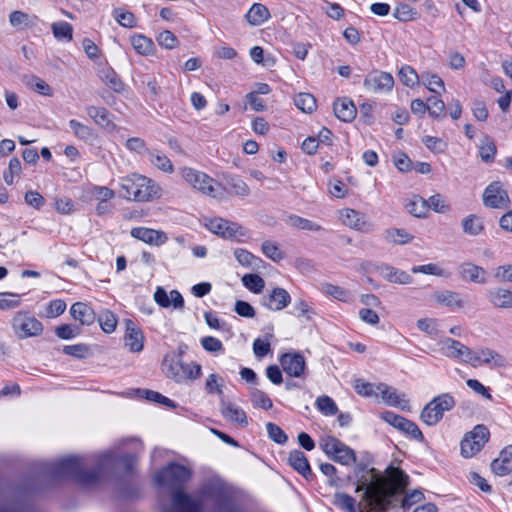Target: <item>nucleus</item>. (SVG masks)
<instances>
[{
  "instance_id": "obj_1",
  "label": "nucleus",
  "mask_w": 512,
  "mask_h": 512,
  "mask_svg": "<svg viewBox=\"0 0 512 512\" xmlns=\"http://www.w3.org/2000/svg\"><path fill=\"white\" fill-rule=\"evenodd\" d=\"M137 457L132 453L118 455L108 451L99 455L93 469H85V458L82 456H69L54 462L38 461L34 464L37 478L57 483L65 479H71L81 485L90 486L97 484L100 479L114 473L122 466L126 473L133 472Z\"/></svg>"
},
{
  "instance_id": "obj_2",
  "label": "nucleus",
  "mask_w": 512,
  "mask_h": 512,
  "mask_svg": "<svg viewBox=\"0 0 512 512\" xmlns=\"http://www.w3.org/2000/svg\"><path fill=\"white\" fill-rule=\"evenodd\" d=\"M192 472L189 468L172 462L156 473L154 479L159 486L174 489L172 506L163 512H202V503L182 491V487L190 480Z\"/></svg>"
},
{
  "instance_id": "obj_3",
  "label": "nucleus",
  "mask_w": 512,
  "mask_h": 512,
  "mask_svg": "<svg viewBox=\"0 0 512 512\" xmlns=\"http://www.w3.org/2000/svg\"><path fill=\"white\" fill-rule=\"evenodd\" d=\"M37 490L30 482L21 486L0 484V512H39L32 503Z\"/></svg>"
},
{
  "instance_id": "obj_4",
  "label": "nucleus",
  "mask_w": 512,
  "mask_h": 512,
  "mask_svg": "<svg viewBox=\"0 0 512 512\" xmlns=\"http://www.w3.org/2000/svg\"><path fill=\"white\" fill-rule=\"evenodd\" d=\"M202 499L210 501L209 512H244L232 491L219 481H208L200 489Z\"/></svg>"
},
{
  "instance_id": "obj_5",
  "label": "nucleus",
  "mask_w": 512,
  "mask_h": 512,
  "mask_svg": "<svg viewBox=\"0 0 512 512\" xmlns=\"http://www.w3.org/2000/svg\"><path fill=\"white\" fill-rule=\"evenodd\" d=\"M119 186L120 196L127 200L143 202L159 197V187L143 175L134 173L122 177Z\"/></svg>"
},
{
  "instance_id": "obj_6",
  "label": "nucleus",
  "mask_w": 512,
  "mask_h": 512,
  "mask_svg": "<svg viewBox=\"0 0 512 512\" xmlns=\"http://www.w3.org/2000/svg\"><path fill=\"white\" fill-rule=\"evenodd\" d=\"M163 370L166 376L178 384H188L202 375V367L198 363H184L181 360H163Z\"/></svg>"
},
{
  "instance_id": "obj_7",
  "label": "nucleus",
  "mask_w": 512,
  "mask_h": 512,
  "mask_svg": "<svg viewBox=\"0 0 512 512\" xmlns=\"http://www.w3.org/2000/svg\"><path fill=\"white\" fill-rule=\"evenodd\" d=\"M456 405L454 397L449 393H443L434 397L425 405L420 414V419L428 426H434L441 421L445 412L452 410Z\"/></svg>"
},
{
  "instance_id": "obj_8",
  "label": "nucleus",
  "mask_w": 512,
  "mask_h": 512,
  "mask_svg": "<svg viewBox=\"0 0 512 512\" xmlns=\"http://www.w3.org/2000/svg\"><path fill=\"white\" fill-rule=\"evenodd\" d=\"M180 173L182 178L194 189L211 197L217 196L216 191L220 185L204 172L184 167L181 169Z\"/></svg>"
},
{
  "instance_id": "obj_9",
  "label": "nucleus",
  "mask_w": 512,
  "mask_h": 512,
  "mask_svg": "<svg viewBox=\"0 0 512 512\" xmlns=\"http://www.w3.org/2000/svg\"><path fill=\"white\" fill-rule=\"evenodd\" d=\"M490 432L485 425H476L472 431L468 432L461 441V455L465 458H471L484 447L489 440Z\"/></svg>"
},
{
  "instance_id": "obj_10",
  "label": "nucleus",
  "mask_w": 512,
  "mask_h": 512,
  "mask_svg": "<svg viewBox=\"0 0 512 512\" xmlns=\"http://www.w3.org/2000/svg\"><path fill=\"white\" fill-rule=\"evenodd\" d=\"M12 327L20 339L39 336L43 332L42 323L25 313H17L12 320Z\"/></svg>"
},
{
  "instance_id": "obj_11",
  "label": "nucleus",
  "mask_w": 512,
  "mask_h": 512,
  "mask_svg": "<svg viewBox=\"0 0 512 512\" xmlns=\"http://www.w3.org/2000/svg\"><path fill=\"white\" fill-rule=\"evenodd\" d=\"M381 418L391 426L395 427L396 429L400 430L406 435H409L411 438L419 442L424 441L423 433L421 432L417 424L414 423L413 421L406 419L405 417L395 414L394 412L391 411H386L382 413Z\"/></svg>"
},
{
  "instance_id": "obj_12",
  "label": "nucleus",
  "mask_w": 512,
  "mask_h": 512,
  "mask_svg": "<svg viewBox=\"0 0 512 512\" xmlns=\"http://www.w3.org/2000/svg\"><path fill=\"white\" fill-rule=\"evenodd\" d=\"M206 227L214 234L225 239L239 240L246 235L245 229L237 223L230 222L223 218L210 219Z\"/></svg>"
},
{
  "instance_id": "obj_13",
  "label": "nucleus",
  "mask_w": 512,
  "mask_h": 512,
  "mask_svg": "<svg viewBox=\"0 0 512 512\" xmlns=\"http://www.w3.org/2000/svg\"><path fill=\"white\" fill-rule=\"evenodd\" d=\"M483 203L486 207L494 209H502L509 206L510 199L501 182L494 181L485 188Z\"/></svg>"
},
{
  "instance_id": "obj_14",
  "label": "nucleus",
  "mask_w": 512,
  "mask_h": 512,
  "mask_svg": "<svg viewBox=\"0 0 512 512\" xmlns=\"http://www.w3.org/2000/svg\"><path fill=\"white\" fill-rule=\"evenodd\" d=\"M393 85L392 75L383 71H372L364 79L365 88L373 93L390 91Z\"/></svg>"
},
{
  "instance_id": "obj_15",
  "label": "nucleus",
  "mask_w": 512,
  "mask_h": 512,
  "mask_svg": "<svg viewBox=\"0 0 512 512\" xmlns=\"http://www.w3.org/2000/svg\"><path fill=\"white\" fill-rule=\"evenodd\" d=\"M376 389L378 390V395H381L382 400L388 406L397 407L403 411H410L411 406L404 393H398L394 387L388 386L385 383H378Z\"/></svg>"
},
{
  "instance_id": "obj_16",
  "label": "nucleus",
  "mask_w": 512,
  "mask_h": 512,
  "mask_svg": "<svg viewBox=\"0 0 512 512\" xmlns=\"http://www.w3.org/2000/svg\"><path fill=\"white\" fill-rule=\"evenodd\" d=\"M283 371L290 377L300 378L304 376L306 362L302 354L297 352L285 353L280 357Z\"/></svg>"
},
{
  "instance_id": "obj_17",
  "label": "nucleus",
  "mask_w": 512,
  "mask_h": 512,
  "mask_svg": "<svg viewBox=\"0 0 512 512\" xmlns=\"http://www.w3.org/2000/svg\"><path fill=\"white\" fill-rule=\"evenodd\" d=\"M291 302V296L284 288L275 287L261 298V305L271 311H281Z\"/></svg>"
},
{
  "instance_id": "obj_18",
  "label": "nucleus",
  "mask_w": 512,
  "mask_h": 512,
  "mask_svg": "<svg viewBox=\"0 0 512 512\" xmlns=\"http://www.w3.org/2000/svg\"><path fill=\"white\" fill-rule=\"evenodd\" d=\"M131 236L150 245L160 246L168 237L165 232L146 227H135L131 230Z\"/></svg>"
},
{
  "instance_id": "obj_19",
  "label": "nucleus",
  "mask_w": 512,
  "mask_h": 512,
  "mask_svg": "<svg viewBox=\"0 0 512 512\" xmlns=\"http://www.w3.org/2000/svg\"><path fill=\"white\" fill-rule=\"evenodd\" d=\"M376 271L388 282L396 284H410L413 278L405 271L397 269L389 264L380 263Z\"/></svg>"
},
{
  "instance_id": "obj_20",
  "label": "nucleus",
  "mask_w": 512,
  "mask_h": 512,
  "mask_svg": "<svg viewBox=\"0 0 512 512\" xmlns=\"http://www.w3.org/2000/svg\"><path fill=\"white\" fill-rule=\"evenodd\" d=\"M397 493L392 490H386L382 485H378L374 488V492L371 497L367 499L368 505L372 508H376L379 511H385L391 506V499Z\"/></svg>"
},
{
  "instance_id": "obj_21",
  "label": "nucleus",
  "mask_w": 512,
  "mask_h": 512,
  "mask_svg": "<svg viewBox=\"0 0 512 512\" xmlns=\"http://www.w3.org/2000/svg\"><path fill=\"white\" fill-rule=\"evenodd\" d=\"M371 477L361 475L357 481L356 492L363 491V500H367L371 497L374 492V488L378 485H382L383 480L380 477L378 471L375 468L369 469Z\"/></svg>"
},
{
  "instance_id": "obj_22",
  "label": "nucleus",
  "mask_w": 512,
  "mask_h": 512,
  "mask_svg": "<svg viewBox=\"0 0 512 512\" xmlns=\"http://www.w3.org/2000/svg\"><path fill=\"white\" fill-rule=\"evenodd\" d=\"M491 470L497 476H506L512 471V445L503 448L499 457L491 462Z\"/></svg>"
},
{
  "instance_id": "obj_23",
  "label": "nucleus",
  "mask_w": 512,
  "mask_h": 512,
  "mask_svg": "<svg viewBox=\"0 0 512 512\" xmlns=\"http://www.w3.org/2000/svg\"><path fill=\"white\" fill-rule=\"evenodd\" d=\"M125 345L131 352H140L143 350L144 336L142 331L136 327L135 323L127 319L126 321Z\"/></svg>"
},
{
  "instance_id": "obj_24",
  "label": "nucleus",
  "mask_w": 512,
  "mask_h": 512,
  "mask_svg": "<svg viewBox=\"0 0 512 512\" xmlns=\"http://www.w3.org/2000/svg\"><path fill=\"white\" fill-rule=\"evenodd\" d=\"M87 115L95 122L96 125L112 131L116 128L112 120V114L104 107L88 106L86 108Z\"/></svg>"
},
{
  "instance_id": "obj_25",
  "label": "nucleus",
  "mask_w": 512,
  "mask_h": 512,
  "mask_svg": "<svg viewBox=\"0 0 512 512\" xmlns=\"http://www.w3.org/2000/svg\"><path fill=\"white\" fill-rule=\"evenodd\" d=\"M459 275L465 281L484 284L487 282V272L484 268L472 264L463 263L459 266Z\"/></svg>"
},
{
  "instance_id": "obj_26",
  "label": "nucleus",
  "mask_w": 512,
  "mask_h": 512,
  "mask_svg": "<svg viewBox=\"0 0 512 512\" xmlns=\"http://www.w3.org/2000/svg\"><path fill=\"white\" fill-rule=\"evenodd\" d=\"M288 462L299 474L305 479L310 480L313 473L308 462L306 455L300 450H293L290 452Z\"/></svg>"
},
{
  "instance_id": "obj_27",
  "label": "nucleus",
  "mask_w": 512,
  "mask_h": 512,
  "mask_svg": "<svg viewBox=\"0 0 512 512\" xmlns=\"http://www.w3.org/2000/svg\"><path fill=\"white\" fill-rule=\"evenodd\" d=\"M488 301L496 308H512V291L504 288H492L487 292Z\"/></svg>"
},
{
  "instance_id": "obj_28",
  "label": "nucleus",
  "mask_w": 512,
  "mask_h": 512,
  "mask_svg": "<svg viewBox=\"0 0 512 512\" xmlns=\"http://www.w3.org/2000/svg\"><path fill=\"white\" fill-rule=\"evenodd\" d=\"M432 299L438 304L444 305L452 310L464 307V302L458 292L438 290L432 294Z\"/></svg>"
},
{
  "instance_id": "obj_29",
  "label": "nucleus",
  "mask_w": 512,
  "mask_h": 512,
  "mask_svg": "<svg viewBox=\"0 0 512 512\" xmlns=\"http://www.w3.org/2000/svg\"><path fill=\"white\" fill-rule=\"evenodd\" d=\"M220 407L222 416L226 420L240 424L241 426H246L248 424L246 413L235 404L226 402L222 399Z\"/></svg>"
},
{
  "instance_id": "obj_30",
  "label": "nucleus",
  "mask_w": 512,
  "mask_h": 512,
  "mask_svg": "<svg viewBox=\"0 0 512 512\" xmlns=\"http://www.w3.org/2000/svg\"><path fill=\"white\" fill-rule=\"evenodd\" d=\"M342 222L352 229L367 232L368 223L365 221V217L360 212L354 209H344L341 213Z\"/></svg>"
},
{
  "instance_id": "obj_31",
  "label": "nucleus",
  "mask_w": 512,
  "mask_h": 512,
  "mask_svg": "<svg viewBox=\"0 0 512 512\" xmlns=\"http://www.w3.org/2000/svg\"><path fill=\"white\" fill-rule=\"evenodd\" d=\"M334 114L341 121L350 122L356 117L357 109L350 99L342 98L334 102Z\"/></svg>"
},
{
  "instance_id": "obj_32",
  "label": "nucleus",
  "mask_w": 512,
  "mask_h": 512,
  "mask_svg": "<svg viewBox=\"0 0 512 512\" xmlns=\"http://www.w3.org/2000/svg\"><path fill=\"white\" fill-rule=\"evenodd\" d=\"M70 314L83 325H90L95 320V313L87 304L82 302L74 303L70 308Z\"/></svg>"
},
{
  "instance_id": "obj_33",
  "label": "nucleus",
  "mask_w": 512,
  "mask_h": 512,
  "mask_svg": "<svg viewBox=\"0 0 512 512\" xmlns=\"http://www.w3.org/2000/svg\"><path fill=\"white\" fill-rule=\"evenodd\" d=\"M387 474L393 484L391 489L395 493H403L405 488L409 485V476L400 468L390 466L387 469Z\"/></svg>"
},
{
  "instance_id": "obj_34",
  "label": "nucleus",
  "mask_w": 512,
  "mask_h": 512,
  "mask_svg": "<svg viewBox=\"0 0 512 512\" xmlns=\"http://www.w3.org/2000/svg\"><path fill=\"white\" fill-rule=\"evenodd\" d=\"M99 77L102 82L111 88L114 92L121 93L124 90V83L112 68H102L99 71Z\"/></svg>"
},
{
  "instance_id": "obj_35",
  "label": "nucleus",
  "mask_w": 512,
  "mask_h": 512,
  "mask_svg": "<svg viewBox=\"0 0 512 512\" xmlns=\"http://www.w3.org/2000/svg\"><path fill=\"white\" fill-rule=\"evenodd\" d=\"M131 45L135 51L141 55H151L155 50L153 40L143 34H137L131 37Z\"/></svg>"
},
{
  "instance_id": "obj_36",
  "label": "nucleus",
  "mask_w": 512,
  "mask_h": 512,
  "mask_svg": "<svg viewBox=\"0 0 512 512\" xmlns=\"http://www.w3.org/2000/svg\"><path fill=\"white\" fill-rule=\"evenodd\" d=\"M465 345L452 338H445L441 341V351L449 358L461 359Z\"/></svg>"
},
{
  "instance_id": "obj_37",
  "label": "nucleus",
  "mask_w": 512,
  "mask_h": 512,
  "mask_svg": "<svg viewBox=\"0 0 512 512\" xmlns=\"http://www.w3.org/2000/svg\"><path fill=\"white\" fill-rule=\"evenodd\" d=\"M269 17V10L260 3H254L246 14L248 22L254 26L261 25L268 20Z\"/></svg>"
},
{
  "instance_id": "obj_38",
  "label": "nucleus",
  "mask_w": 512,
  "mask_h": 512,
  "mask_svg": "<svg viewBox=\"0 0 512 512\" xmlns=\"http://www.w3.org/2000/svg\"><path fill=\"white\" fill-rule=\"evenodd\" d=\"M464 233L470 236H477L484 230L483 218L475 214H470L462 220Z\"/></svg>"
},
{
  "instance_id": "obj_39",
  "label": "nucleus",
  "mask_w": 512,
  "mask_h": 512,
  "mask_svg": "<svg viewBox=\"0 0 512 512\" xmlns=\"http://www.w3.org/2000/svg\"><path fill=\"white\" fill-rule=\"evenodd\" d=\"M478 354L481 356L480 364L492 365L497 368L505 367L507 364L505 357L492 349L483 348Z\"/></svg>"
},
{
  "instance_id": "obj_40",
  "label": "nucleus",
  "mask_w": 512,
  "mask_h": 512,
  "mask_svg": "<svg viewBox=\"0 0 512 512\" xmlns=\"http://www.w3.org/2000/svg\"><path fill=\"white\" fill-rule=\"evenodd\" d=\"M384 237L386 241L398 245L409 243L413 239L412 235H410L405 229L401 228H390L385 230Z\"/></svg>"
},
{
  "instance_id": "obj_41",
  "label": "nucleus",
  "mask_w": 512,
  "mask_h": 512,
  "mask_svg": "<svg viewBox=\"0 0 512 512\" xmlns=\"http://www.w3.org/2000/svg\"><path fill=\"white\" fill-rule=\"evenodd\" d=\"M54 37L59 41L70 42L73 39V27L65 21L54 22L51 25Z\"/></svg>"
},
{
  "instance_id": "obj_42",
  "label": "nucleus",
  "mask_w": 512,
  "mask_h": 512,
  "mask_svg": "<svg viewBox=\"0 0 512 512\" xmlns=\"http://www.w3.org/2000/svg\"><path fill=\"white\" fill-rule=\"evenodd\" d=\"M407 211L418 218L425 217L428 212L426 200L418 195L413 196L406 204Z\"/></svg>"
},
{
  "instance_id": "obj_43",
  "label": "nucleus",
  "mask_w": 512,
  "mask_h": 512,
  "mask_svg": "<svg viewBox=\"0 0 512 512\" xmlns=\"http://www.w3.org/2000/svg\"><path fill=\"white\" fill-rule=\"evenodd\" d=\"M287 224L301 230L320 231L322 229L319 224L297 215H290Z\"/></svg>"
},
{
  "instance_id": "obj_44",
  "label": "nucleus",
  "mask_w": 512,
  "mask_h": 512,
  "mask_svg": "<svg viewBox=\"0 0 512 512\" xmlns=\"http://www.w3.org/2000/svg\"><path fill=\"white\" fill-rule=\"evenodd\" d=\"M69 127L73 134L81 140L89 141L94 138V130L75 119L69 121Z\"/></svg>"
},
{
  "instance_id": "obj_45",
  "label": "nucleus",
  "mask_w": 512,
  "mask_h": 512,
  "mask_svg": "<svg viewBox=\"0 0 512 512\" xmlns=\"http://www.w3.org/2000/svg\"><path fill=\"white\" fill-rule=\"evenodd\" d=\"M137 393L140 397H143L149 401L156 402L171 408L176 407L175 403L171 399L167 398L159 392L149 389H138Z\"/></svg>"
},
{
  "instance_id": "obj_46",
  "label": "nucleus",
  "mask_w": 512,
  "mask_h": 512,
  "mask_svg": "<svg viewBox=\"0 0 512 512\" xmlns=\"http://www.w3.org/2000/svg\"><path fill=\"white\" fill-rule=\"evenodd\" d=\"M250 400L255 407L262 408L264 410H269L273 407L272 400L269 396L262 390L253 388L250 391Z\"/></svg>"
},
{
  "instance_id": "obj_47",
  "label": "nucleus",
  "mask_w": 512,
  "mask_h": 512,
  "mask_svg": "<svg viewBox=\"0 0 512 512\" xmlns=\"http://www.w3.org/2000/svg\"><path fill=\"white\" fill-rule=\"evenodd\" d=\"M294 103L298 109L306 113H311L316 108V99L310 93L297 94Z\"/></svg>"
},
{
  "instance_id": "obj_48",
  "label": "nucleus",
  "mask_w": 512,
  "mask_h": 512,
  "mask_svg": "<svg viewBox=\"0 0 512 512\" xmlns=\"http://www.w3.org/2000/svg\"><path fill=\"white\" fill-rule=\"evenodd\" d=\"M343 442L333 436H327L320 440V447L324 453L332 459V457L339 452L340 448L343 447Z\"/></svg>"
},
{
  "instance_id": "obj_49",
  "label": "nucleus",
  "mask_w": 512,
  "mask_h": 512,
  "mask_svg": "<svg viewBox=\"0 0 512 512\" xmlns=\"http://www.w3.org/2000/svg\"><path fill=\"white\" fill-rule=\"evenodd\" d=\"M226 184L238 196H247L250 193L248 185L236 175L226 176Z\"/></svg>"
},
{
  "instance_id": "obj_50",
  "label": "nucleus",
  "mask_w": 512,
  "mask_h": 512,
  "mask_svg": "<svg viewBox=\"0 0 512 512\" xmlns=\"http://www.w3.org/2000/svg\"><path fill=\"white\" fill-rule=\"evenodd\" d=\"M479 153L483 162H493L497 153V148L494 141L486 136L480 145Z\"/></svg>"
},
{
  "instance_id": "obj_51",
  "label": "nucleus",
  "mask_w": 512,
  "mask_h": 512,
  "mask_svg": "<svg viewBox=\"0 0 512 512\" xmlns=\"http://www.w3.org/2000/svg\"><path fill=\"white\" fill-rule=\"evenodd\" d=\"M243 285L253 293H261L265 287L264 279L257 274H246L242 277Z\"/></svg>"
},
{
  "instance_id": "obj_52",
  "label": "nucleus",
  "mask_w": 512,
  "mask_h": 512,
  "mask_svg": "<svg viewBox=\"0 0 512 512\" xmlns=\"http://www.w3.org/2000/svg\"><path fill=\"white\" fill-rule=\"evenodd\" d=\"M261 251L267 258L274 262L281 261L285 256L279 246L270 240H266L262 243Z\"/></svg>"
},
{
  "instance_id": "obj_53",
  "label": "nucleus",
  "mask_w": 512,
  "mask_h": 512,
  "mask_svg": "<svg viewBox=\"0 0 512 512\" xmlns=\"http://www.w3.org/2000/svg\"><path fill=\"white\" fill-rule=\"evenodd\" d=\"M421 79L427 89L433 93L445 90L444 82L437 74L423 73Z\"/></svg>"
},
{
  "instance_id": "obj_54",
  "label": "nucleus",
  "mask_w": 512,
  "mask_h": 512,
  "mask_svg": "<svg viewBox=\"0 0 512 512\" xmlns=\"http://www.w3.org/2000/svg\"><path fill=\"white\" fill-rule=\"evenodd\" d=\"M223 379L217 374H210L205 382V390L208 394H217L223 396Z\"/></svg>"
},
{
  "instance_id": "obj_55",
  "label": "nucleus",
  "mask_w": 512,
  "mask_h": 512,
  "mask_svg": "<svg viewBox=\"0 0 512 512\" xmlns=\"http://www.w3.org/2000/svg\"><path fill=\"white\" fill-rule=\"evenodd\" d=\"M37 18L31 17L22 11H14L9 16V22L13 27L24 28L34 24Z\"/></svg>"
},
{
  "instance_id": "obj_56",
  "label": "nucleus",
  "mask_w": 512,
  "mask_h": 512,
  "mask_svg": "<svg viewBox=\"0 0 512 512\" xmlns=\"http://www.w3.org/2000/svg\"><path fill=\"white\" fill-rule=\"evenodd\" d=\"M427 104H428V112L430 114V116L434 117V118H445L446 117V112H445V103L435 97V96H432V97H429L427 99Z\"/></svg>"
},
{
  "instance_id": "obj_57",
  "label": "nucleus",
  "mask_w": 512,
  "mask_h": 512,
  "mask_svg": "<svg viewBox=\"0 0 512 512\" xmlns=\"http://www.w3.org/2000/svg\"><path fill=\"white\" fill-rule=\"evenodd\" d=\"M331 460L342 465L349 466L351 463L356 461V455L353 449L348 447L346 444H343V447L340 448L339 452L336 453Z\"/></svg>"
},
{
  "instance_id": "obj_58",
  "label": "nucleus",
  "mask_w": 512,
  "mask_h": 512,
  "mask_svg": "<svg viewBox=\"0 0 512 512\" xmlns=\"http://www.w3.org/2000/svg\"><path fill=\"white\" fill-rule=\"evenodd\" d=\"M273 337V334L269 333L265 336L264 339L256 338L253 342V351L256 357L263 358L265 357L271 350L270 339Z\"/></svg>"
},
{
  "instance_id": "obj_59",
  "label": "nucleus",
  "mask_w": 512,
  "mask_h": 512,
  "mask_svg": "<svg viewBox=\"0 0 512 512\" xmlns=\"http://www.w3.org/2000/svg\"><path fill=\"white\" fill-rule=\"evenodd\" d=\"M149 155L150 162L161 171L166 173H172L174 171V167L167 156L154 152H149Z\"/></svg>"
},
{
  "instance_id": "obj_60",
  "label": "nucleus",
  "mask_w": 512,
  "mask_h": 512,
  "mask_svg": "<svg viewBox=\"0 0 512 512\" xmlns=\"http://www.w3.org/2000/svg\"><path fill=\"white\" fill-rule=\"evenodd\" d=\"M20 295L11 292H0V309L10 310L20 306Z\"/></svg>"
},
{
  "instance_id": "obj_61",
  "label": "nucleus",
  "mask_w": 512,
  "mask_h": 512,
  "mask_svg": "<svg viewBox=\"0 0 512 512\" xmlns=\"http://www.w3.org/2000/svg\"><path fill=\"white\" fill-rule=\"evenodd\" d=\"M322 290L325 294L339 301L346 302L350 299L349 291L337 285L326 283L323 285Z\"/></svg>"
},
{
  "instance_id": "obj_62",
  "label": "nucleus",
  "mask_w": 512,
  "mask_h": 512,
  "mask_svg": "<svg viewBox=\"0 0 512 512\" xmlns=\"http://www.w3.org/2000/svg\"><path fill=\"white\" fill-rule=\"evenodd\" d=\"M353 387L355 391L364 397L378 396V390L376 389L377 384H372L369 382H365L362 379H356L354 381Z\"/></svg>"
},
{
  "instance_id": "obj_63",
  "label": "nucleus",
  "mask_w": 512,
  "mask_h": 512,
  "mask_svg": "<svg viewBox=\"0 0 512 512\" xmlns=\"http://www.w3.org/2000/svg\"><path fill=\"white\" fill-rule=\"evenodd\" d=\"M113 15L116 21L123 27L133 28L136 26V18L130 11L115 9Z\"/></svg>"
},
{
  "instance_id": "obj_64",
  "label": "nucleus",
  "mask_w": 512,
  "mask_h": 512,
  "mask_svg": "<svg viewBox=\"0 0 512 512\" xmlns=\"http://www.w3.org/2000/svg\"><path fill=\"white\" fill-rule=\"evenodd\" d=\"M334 504L347 512H357L356 500L346 493H336Z\"/></svg>"
}]
</instances>
